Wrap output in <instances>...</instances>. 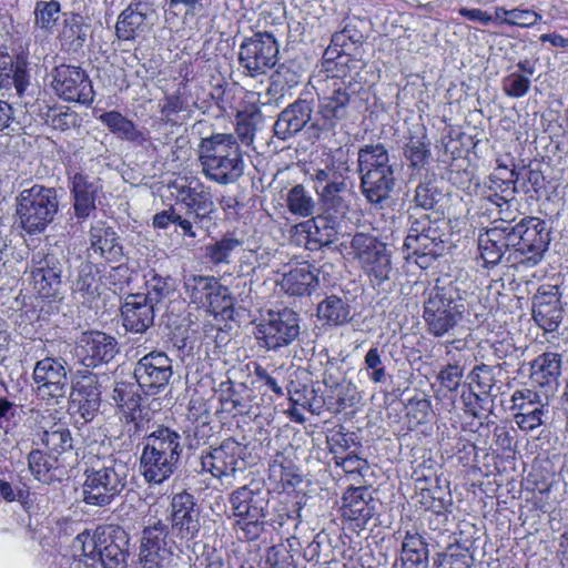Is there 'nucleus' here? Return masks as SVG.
I'll return each instance as SVG.
<instances>
[{
	"label": "nucleus",
	"mask_w": 568,
	"mask_h": 568,
	"mask_svg": "<svg viewBox=\"0 0 568 568\" xmlns=\"http://www.w3.org/2000/svg\"><path fill=\"white\" fill-rule=\"evenodd\" d=\"M508 237L507 225H494L479 234L478 250L486 265H496L500 262L506 251L511 247Z\"/></svg>",
	"instance_id": "obj_34"
},
{
	"label": "nucleus",
	"mask_w": 568,
	"mask_h": 568,
	"mask_svg": "<svg viewBox=\"0 0 568 568\" xmlns=\"http://www.w3.org/2000/svg\"><path fill=\"white\" fill-rule=\"evenodd\" d=\"M243 388V384L236 387L230 379L220 384L217 396L223 412L235 414L243 413L245 410L246 403L242 395Z\"/></svg>",
	"instance_id": "obj_44"
},
{
	"label": "nucleus",
	"mask_w": 568,
	"mask_h": 568,
	"mask_svg": "<svg viewBox=\"0 0 568 568\" xmlns=\"http://www.w3.org/2000/svg\"><path fill=\"white\" fill-rule=\"evenodd\" d=\"M466 292L456 282L437 284L427 293L424 301L423 318L427 332L442 337L453 331L466 312Z\"/></svg>",
	"instance_id": "obj_4"
},
{
	"label": "nucleus",
	"mask_w": 568,
	"mask_h": 568,
	"mask_svg": "<svg viewBox=\"0 0 568 568\" xmlns=\"http://www.w3.org/2000/svg\"><path fill=\"white\" fill-rule=\"evenodd\" d=\"M89 256H98L106 262H119L123 256L120 237L113 227L103 221L93 223L89 231Z\"/></svg>",
	"instance_id": "obj_29"
},
{
	"label": "nucleus",
	"mask_w": 568,
	"mask_h": 568,
	"mask_svg": "<svg viewBox=\"0 0 568 568\" xmlns=\"http://www.w3.org/2000/svg\"><path fill=\"white\" fill-rule=\"evenodd\" d=\"M540 20L541 16L534 10L516 8L509 10V18L505 20V24L529 28Z\"/></svg>",
	"instance_id": "obj_61"
},
{
	"label": "nucleus",
	"mask_w": 568,
	"mask_h": 568,
	"mask_svg": "<svg viewBox=\"0 0 568 568\" xmlns=\"http://www.w3.org/2000/svg\"><path fill=\"white\" fill-rule=\"evenodd\" d=\"M501 84L503 91L507 97L518 99L529 92L531 81L528 77L519 72H511L503 79Z\"/></svg>",
	"instance_id": "obj_57"
},
{
	"label": "nucleus",
	"mask_w": 568,
	"mask_h": 568,
	"mask_svg": "<svg viewBox=\"0 0 568 568\" xmlns=\"http://www.w3.org/2000/svg\"><path fill=\"white\" fill-rule=\"evenodd\" d=\"M199 159L205 178L217 184L234 183L244 173L241 145L232 134L216 133L202 139Z\"/></svg>",
	"instance_id": "obj_3"
},
{
	"label": "nucleus",
	"mask_w": 568,
	"mask_h": 568,
	"mask_svg": "<svg viewBox=\"0 0 568 568\" xmlns=\"http://www.w3.org/2000/svg\"><path fill=\"white\" fill-rule=\"evenodd\" d=\"M106 287L101 275V268L91 262L80 265L77 278L72 285V294L82 304L91 305Z\"/></svg>",
	"instance_id": "obj_31"
},
{
	"label": "nucleus",
	"mask_w": 568,
	"mask_h": 568,
	"mask_svg": "<svg viewBox=\"0 0 568 568\" xmlns=\"http://www.w3.org/2000/svg\"><path fill=\"white\" fill-rule=\"evenodd\" d=\"M278 44L272 33L257 32L240 45V65L251 75L264 74L277 62Z\"/></svg>",
	"instance_id": "obj_13"
},
{
	"label": "nucleus",
	"mask_w": 568,
	"mask_h": 568,
	"mask_svg": "<svg viewBox=\"0 0 568 568\" xmlns=\"http://www.w3.org/2000/svg\"><path fill=\"white\" fill-rule=\"evenodd\" d=\"M123 326L133 333L145 332L154 321V306L142 294L130 295L121 307Z\"/></svg>",
	"instance_id": "obj_32"
},
{
	"label": "nucleus",
	"mask_w": 568,
	"mask_h": 568,
	"mask_svg": "<svg viewBox=\"0 0 568 568\" xmlns=\"http://www.w3.org/2000/svg\"><path fill=\"white\" fill-rule=\"evenodd\" d=\"M276 284L291 296H308L318 287V270L308 262L285 266Z\"/></svg>",
	"instance_id": "obj_26"
},
{
	"label": "nucleus",
	"mask_w": 568,
	"mask_h": 568,
	"mask_svg": "<svg viewBox=\"0 0 568 568\" xmlns=\"http://www.w3.org/2000/svg\"><path fill=\"white\" fill-rule=\"evenodd\" d=\"M430 143L426 134L410 135L404 146L405 159L415 169L424 168L430 156Z\"/></svg>",
	"instance_id": "obj_45"
},
{
	"label": "nucleus",
	"mask_w": 568,
	"mask_h": 568,
	"mask_svg": "<svg viewBox=\"0 0 568 568\" xmlns=\"http://www.w3.org/2000/svg\"><path fill=\"white\" fill-rule=\"evenodd\" d=\"M357 77L356 72L354 75L333 74L318 80V112L327 126L333 128L337 121L345 118L351 95L361 88Z\"/></svg>",
	"instance_id": "obj_9"
},
{
	"label": "nucleus",
	"mask_w": 568,
	"mask_h": 568,
	"mask_svg": "<svg viewBox=\"0 0 568 568\" xmlns=\"http://www.w3.org/2000/svg\"><path fill=\"white\" fill-rule=\"evenodd\" d=\"M244 450L239 442L227 438L220 446L202 452L201 469L219 480L234 477L245 467Z\"/></svg>",
	"instance_id": "obj_14"
},
{
	"label": "nucleus",
	"mask_w": 568,
	"mask_h": 568,
	"mask_svg": "<svg viewBox=\"0 0 568 568\" xmlns=\"http://www.w3.org/2000/svg\"><path fill=\"white\" fill-rule=\"evenodd\" d=\"M361 268L366 274L371 284L374 287L381 286L390 277L392 262L389 252L386 250L385 252L377 255L375 258L369 260V262H366L363 265H361Z\"/></svg>",
	"instance_id": "obj_46"
},
{
	"label": "nucleus",
	"mask_w": 568,
	"mask_h": 568,
	"mask_svg": "<svg viewBox=\"0 0 568 568\" xmlns=\"http://www.w3.org/2000/svg\"><path fill=\"white\" fill-rule=\"evenodd\" d=\"M511 248L520 253L529 266L538 264L544 257L549 242L546 223L537 217L523 219L516 225H507Z\"/></svg>",
	"instance_id": "obj_11"
},
{
	"label": "nucleus",
	"mask_w": 568,
	"mask_h": 568,
	"mask_svg": "<svg viewBox=\"0 0 568 568\" xmlns=\"http://www.w3.org/2000/svg\"><path fill=\"white\" fill-rule=\"evenodd\" d=\"M288 211L303 217L314 213L315 203L303 185H295L287 194Z\"/></svg>",
	"instance_id": "obj_51"
},
{
	"label": "nucleus",
	"mask_w": 568,
	"mask_h": 568,
	"mask_svg": "<svg viewBox=\"0 0 568 568\" xmlns=\"http://www.w3.org/2000/svg\"><path fill=\"white\" fill-rule=\"evenodd\" d=\"M59 211V200L53 187L34 184L22 190L17 197V215L29 234L41 233Z\"/></svg>",
	"instance_id": "obj_7"
},
{
	"label": "nucleus",
	"mask_w": 568,
	"mask_h": 568,
	"mask_svg": "<svg viewBox=\"0 0 568 568\" xmlns=\"http://www.w3.org/2000/svg\"><path fill=\"white\" fill-rule=\"evenodd\" d=\"M99 120L121 139L134 141L139 138V132L133 122L118 111L102 113Z\"/></svg>",
	"instance_id": "obj_47"
},
{
	"label": "nucleus",
	"mask_w": 568,
	"mask_h": 568,
	"mask_svg": "<svg viewBox=\"0 0 568 568\" xmlns=\"http://www.w3.org/2000/svg\"><path fill=\"white\" fill-rule=\"evenodd\" d=\"M532 316L545 332H554L560 325L564 310L559 291L555 286H542L534 297Z\"/></svg>",
	"instance_id": "obj_27"
},
{
	"label": "nucleus",
	"mask_w": 568,
	"mask_h": 568,
	"mask_svg": "<svg viewBox=\"0 0 568 568\" xmlns=\"http://www.w3.org/2000/svg\"><path fill=\"white\" fill-rule=\"evenodd\" d=\"M300 335L298 315L288 308L268 312L257 325V338L270 351L292 344Z\"/></svg>",
	"instance_id": "obj_15"
},
{
	"label": "nucleus",
	"mask_w": 568,
	"mask_h": 568,
	"mask_svg": "<svg viewBox=\"0 0 568 568\" xmlns=\"http://www.w3.org/2000/svg\"><path fill=\"white\" fill-rule=\"evenodd\" d=\"M52 88L65 101L90 104L94 92L85 72L79 67L59 65L53 70Z\"/></svg>",
	"instance_id": "obj_19"
},
{
	"label": "nucleus",
	"mask_w": 568,
	"mask_h": 568,
	"mask_svg": "<svg viewBox=\"0 0 568 568\" xmlns=\"http://www.w3.org/2000/svg\"><path fill=\"white\" fill-rule=\"evenodd\" d=\"M335 454L334 460L336 466L342 467L347 474H362L368 468L367 462L357 456L356 454H348L346 456H337V450L333 448Z\"/></svg>",
	"instance_id": "obj_64"
},
{
	"label": "nucleus",
	"mask_w": 568,
	"mask_h": 568,
	"mask_svg": "<svg viewBox=\"0 0 568 568\" xmlns=\"http://www.w3.org/2000/svg\"><path fill=\"white\" fill-rule=\"evenodd\" d=\"M387 250L385 243L376 236L366 233H356L351 241V252L353 258L361 265L375 258Z\"/></svg>",
	"instance_id": "obj_39"
},
{
	"label": "nucleus",
	"mask_w": 568,
	"mask_h": 568,
	"mask_svg": "<svg viewBox=\"0 0 568 568\" xmlns=\"http://www.w3.org/2000/svg\"><path fill=\"white\" fill-rule=\"evenodd\" d=\"M518 172L515 169H508L506 165H498L495 172L490 175V189L497 193L509 192L514 195L517 192L516 184L518 182Z\"/></svg>",
	"instance_id": "obj_55"
},
{
	"label": "nucleus",
	"mask_w": 568,
	"mask_h": 568,
	"mask_svg": "<svg viewBox=\"0 0 568 568\" xmlns=\"http://www.w3.org/2000/svg\"><path fill=\"white\" fill-rule=\"evenodd\" d=\"M311 106L306 101H296L283 110L275 124L274 133L281 140H286L300 132L311 120Z\"/></svg>",
	"instance_id": "obj_35"
},
{
	"label": "nucleus",
	"mask_w": 568,
	"mask_h": 568,
	"mask_svg": "<svg viewBox=\"0 0 568 568\" xmlns=\"http://www.w3.org/2000/svg\"><path fill=\"white\" fill-rule=\"evenodd\" d=\"M357 162L362 193L372 204L383 203L396 182L388 151L379 143L367 144L359 149Z\"/></svg>",
	"instance_id": "obj_5"
},
{
	"label": "nucleus",
	"mask_w": 568,
	"mask_h": 568,
	"mask_svg": "<svg viewBox=\"0 0 568 568\" xmlns=\"http://www.w3.org/2000/svg\"><path fill=\"white\" fill-rule=\"evenodd\" d=\"M387 250L385 243L376 236L366 233H356L351 241V252L353 258L361 265L375 258Z\"/></svg>",
	"instance_id": "obj_40"
},
{
	"label": "nucleus",
	"mask_w": 568,
	"mask_h": 568,
	"mask_svg": "<svg viewBox=\"0 0 568 568\" xmlns=\"http://www.w3.org/2000/svg\"><path fill=\"white\" fill-rule=\"evenodd\" d=\"M562 355L545 352L530 364V378L540 387L555 389L561 375Z\"/></svg>",
	"instance_id": "obj_36"
},
{
	"label": "nucleus",
	"mask_w": 568,
	"mask_h": 568,
	"mask_svg": "<svg viewBox=\"0 0 568 568\" xmlns=\"http://www.w3.org/2000/svg\"><path fill=\"white\" fill-rule=\"evenodd\" d=\"M270 478L281 483L283 486H293L298 480L295 467L291 460L283 455H277L270 463Z\"/></svg>",
	"instance_id": "obj_53"
},
{
	"label": "nucleus",
	"mask_w": 568,
	"mask_h": 568,
	"mask_svg": "<svg viewBox=\"0 0 568 568\" xmlns=\"http://www.w3.org/2000/svg\"><path fill=\"white\" fill-rule=\"evenodd\" d=\"M38 445L42 446L44 452L58 458L62 453L72 448V437L70 430L63 424H54L39 435Z\"/></svg>",
	"instance_id": "obj_38"
},
{
	"label": "nucleus",
	"mask_w": 568,
	"mask_h": 568,
	"mask_svg": "<svg viewBox=\"0 0 568 568\" xmlns=\"http://www.w3.org/2000/svg\"><path fill=\"white\" fill-rule=\"evenodd\" d=\"M34 264L31 277L34 288L42 297L54 296L61 285L62 264L52 254L41 255L38 253L32 257Z\"/></svg>",
	"instance_id": "obj_28"
},
{
	"label": "nucleus",
	"mask_w": 568,
	"mask_h": 568,
	"mask_svg": "<svg viewBox=\"0 0 568 568\" xmlns=\"http://www.w3.org/2000/svg\"><path fill=\"white\" fill-rule=\"evenodd\" d=\"M183 288L191 304L210 314H224L233 305L229 288L214 276L190 274L184 276Z\"/></svg>",
	"instance_id": "obj_10"
},
{
	"label": "nucleus",
	"mask_w": 568,
	"mask_h": 568,
	"mask_svg": "<svg viewBox=\"0 0 568 568\" xmlns=\"http://www.w3.org/2000/svg\"><path fill=\"white\" fill-rule=\"evenodd\" d=\"M203 8V0H169L164 9L165 21L172 23L174 19L182 17L186 20L194 17Z\"/></svg>",
	"instance_id": "obj_54"
},
{
	"label": "nucleus",
	"mask_w": 568,
	"mask_h": 568,
	"mask_svg": "<svg viewBox=\"0 0 568 568\" xmlns=\"http://www.w3.org/2000/svg\"><path fill=\"white\" fill-rule=\"evenodd\" d=\"M547 414L548 407L546 404H542L527 408V410L515 412L514 420L521 432L528 434L545 423Z\"/></svg>",
	"instance_id": "obj_49"
},
{
	"label": "nucleus",
	"mask_w": 568,
	"mask_h": 568,
	"mask_svg": "<svg viewBox=\"0 0 568 568\" xmlns=\"http://www.w3.org/2000/svg\"><path fill=\"white\" fill-rule=\"evenodd\" d=\"M171 224H174L181 230L183 237L195 239L197 236L191 219L184 217L174 205H171L168 210L158 212L152 219V225L156 229L166 230Z\"/></svg>",
	"instance_id": "obj_42"
},
{
	"label": "nucleus",
	"mask_w": 568,
	"mask_h": 568,
	"mask_svg": "<svg viewBox=\"0 0 568 568\" xmlns=\"http://www.w3.org/2000/svg\"><path fill=\"white\" fill-rule=\"evenodd\" d=\"M403 248L407 253L406 260L416 257V263L424 267L442 254L444 248L442 233L437 226L433 225L429 217L423 214L412 221Z\"/></svg>",
	"instance_id": "obj_12"
},
{
	"label": "nucleus",
	"mask_w": 568,
	"mask_h": 568,
	"mask_svg": "<svg viewBox=\"0 0 568 568\" xmlns=\"http://www.w3.org/2000/svg\"><path fill=\"white\" fill-rule=\"evenodd\" d=\"M28 464L31 474L39 481L49 484L57 478L58 458L41 448L30 452Z\"/></svg>",
	"instance_id": "obj_41"
},
{
	"label": "nucleus",
	"mask_w": 568,
	"mask_h": 568,
	"mask_svg": "<svg viewBox=\"0 0 568 568\" xmlns=\"http://www.w3.org/2000/svg\"><path fill=\"white\" fill-rule=\"evenodd\" d=\"M272 257H274V252L271 248L258 246L255 250H245L241 262L253 266V270H255L267 266Z\"/></svg>",
	"instance_id": "obj_62"
},
{
	"label": "nucleus",
	"mask_w": 568,
	"mask_h": 568,
	"mask_svg": "<svg viewBox=\"0 0 568 568\" xmlns=\"http://www.w3.org/2000/svg\"><path fill=\"white\" fill-rule=\"evenodd\" d=\"M142 568H165L170 565L173 552L168 542V526L158 520L143 530L140 546Z\"/></svg>",
	"instance_id": "obj_22"
},
{
	"label": "nucleus",
	"mask_w": 568,
	"mask_h": 568,
	"mask_svg": "<svg viewBox=\"0 0 568 568\" xmlns=\"http://www.w3.org/2000/svg\"><path fill=\"white\" fill-rule=\"evenodd\" d=\"M70 190L74 215L80 220L88 219L95 210V202L102 193L101 180L83 172H77L70 178Z\"/></svg>",
	"instance_id": "obj_25"
},
{
	"label": "nucleus",
	"mask_w": 568,
	"mask_h": 568,
	"mask_svg": "<svg viewBox=\"0 0 568 568\" xmlns=\"http://www.w3.org/2000/svg\"><path fill=\"white\" fill-rule=\"evenodd\" d=\"M366 372L367 377L374 384H379L386 379V366L382 359V352L377 346H373L364 356L363 367L359 373Z\"/></svg>",
	"instance_id": "obj_52"
},
{
	"label": "nucleus",
	"mask_w": 568,
	"mask_h": 568,
	"mask_svg": "<svg viewBox=\"0 0 568 568\" xmlns=\"http://www.w3.org/2000/svg\"><path fill=\"white\" fill-rule=\"evenodd\" d=\"M464 375L463 368L457 364H448L438 373V381L449 392L456 390Z\"/></svg>",
	"instance_id": "obj_63"
},
{
	"label": "nucleus",
	"mask_w": 568,
	"mask_h": 568,
	"mask_svg": "<svg viewBox=\"0 0 568 568\" xmlns=\"http://www.w3.org/2000/svg\"><path fill=\"white\" fill-rule=\"evenodd\" d=\"M402 568H428V550L418 532L406 531L402 542Z\"/></svg>",
	"instance_id": "obj_37"
},
{
	"label": "nucleus",
	"mask_w": 568,
	"mask_h": 568,
	"mask_svg": "<svg viewBox=\"0 0 568 568\" xmlns=\"http://www.w3.org/2000/svg\"><path fill=\"white\" fill-rule=\"evenodd\" d=\"M126 466L112 454L89 452L83 457L82 501L89 506L106 507L126 486Z\"/></svg>",
	"instance_id": "obj_1"
},
{
	"label": "nucleus",
	"mask_w": 568,
	"mask_h": 568,
	"mask_svg": "<svg viewBox=\"0 0 568 568\" xmlns=\"http://www.w3.org/2000/svg\"><path fill=\"white\" fill-rule=\"evenodd\" d=\"M171 521L173 534L184 540H193L200 532V514L195 509L194 497L182 491L171 501Z\"/></svg>",
	"instance_id": "obj_24"
},
{
	"label": "nucleus",
	"mask_w": 568,
	"mask_h": 568,
	"mask_svg": "<svg viewBox=\"0 0 568 568\" xmlns=\"http://www.w3.org/2000/svg\"><path fill=\"white\" fill-rule=\"evenodd\" d=\"M337 236L336 221L326 215H317L294 225L291 239L297 246L316 251L332 244Z\"/></svg>",
	"instance_id": "obj_21"
},
{
	"label": "nucleus",
	"mask_w": 568,
	"mask_h": 568,
	"mask_svg": "<svg viewBox=\"0 0 568 568\" xmlns=\"http://www.w3.org/2000/svg\"><path fill=\"white\" fill-rule=\"evenodd\" d=\"M115 352V339L102 332L82 333L74 348L75 357L87 368L110 362Z\"/></svg>",
	"instance_id": "obj_23"
},
{
	"label": "nucleus",
	"mask_w": 568,
	"mask_h": 568,
	"mask_svg": "<svg viewBox=\"0 0 568 568\" xmlns=\"http://www.w3.org/2000/svg\"><path fill=\"white\" fill-rule=\"evenodd\" d=\"M145 286L146 294L143 295V297H145L153 306L169 297L175 290L174 281L171 277H163L158 274H152L146 280Z\"/></svg>",
	"instance_id": "obj_50"
},
{
	"label": "nucleus",
	"mask_w": 568,
	"mask_h": 568,
	"mask_svg": "<svg viewBox=\"0 0 568 568\" xmlns=\"http://www.w3.org/2000/svg\"><path fill=\"white\" fill-rule=\"evenodd\" d=\"M32 381L41 399L58 402L64 397L68 389L67 362L52 356L37 361Z\"/></svg>",
	"instance_id": "obj_17"
},
{
	"label": "nucleus",
	"mask_w": 568,
	"mask_h": 568,
	"mask_svg": "<svg viewBox=\"0 0 568 568\" xmlns=\"http://www.w3.org/2000/svg\"><path fill=\"white\" fill-rule=\"evenodd\" d=\"M71 408L87 424L100 408L101 392L98 376L88 369L77 371L71 381Z\"/></svg>",
	"instance_id": "obj_18"
},
{
	"label": "nucleus",
	"mask_w": 568,
	"mask_h": 568,
	"mask_svg": "<svg viewBox=\"0 0 568 568\" xmlns=\"http://www.w3.org/2000/svg\"><path fill=\"white\" fill-rule=\"evenodd\" d=\"M133 374L145 395H158L169 386L173 376L172 359L164 352L152 351L138 361Z\"/></svg>",
	"instance_id": "obj_16"
},
{
	"label": "nucleus",
	"mask_w": 568,
	"mask_h": 568,
	"mask_svg": "<svg viewBox=\"0 0 568 568\" xmlns=\"http://www.w3.org/2000/svg\"><path fill=\"white\" fill-rule=\"evenodd\" d=\"M159 19L156 9L149 2H135L125 8L115 24L119 40L133 41L149 33Z\"/></svg>",
	"instance_id": "obj_20"
},
{
	"label": "nucleus",
	"mask_w": 568,
	"mask_h": 568,
	"mask_svg": "<svg viewBox=\"0 0 568 568\" xmlns=\"http://www.w3.org/2000/svg\"><path fill=\"white\" fill-rule=\"evenodd\" d=\"M60 4L57 1L38 2L34 10L36 26L49 31L59 20Z\"/></svg>",
	"instance_id": "obj_56"
},
{
	"label": "nucleus",
	"mask_w": 568,
	"mask_h": 568,
	"mask_svg": "<svg viewBox=\"0 0 568 568\" xmlns=\"http://www.w3.org/2000/svg\"><path fill=\"white\" fill-rule=\"evenodd\" d=\"M317 315L328 324L342 325L349 321V308L342 298L332 295L318 304Z\"/></svg>",
	"instance_id": "obj_43"
},
{
	"label": "nucleus",
	"mask_w": 568,
	"mask_h": 568,
	"mask_svg": "<svg viewBox=\"0 0 568 568\" xmlns=\"http://www.w3.org/2000/svg\"><path fill=\"white\" fill-rule=\"evenodd\" d=\"M175 204L184 210V217L191 219L193 229L212 219L215 204L211 187L196 176H180L169 184Z\"/></svg>",
	"instance_id": "obj_8"
},
{
	"label": "nucleus",
	"mask_w": 568,
	"mask_h": 568,
	"mask_svg": "<svg viewBox=\"0 0 568 568\" xmlns=\"http://www.w3.org/2000/svg\"><path fill=\"white\" fill-rule=\"evenodd\" d=\"M241 244L235 237H223L207 247V256L215 264L227 263L232 252Z\"/></svg>",
	"instance_id": "obj_58"
},
{
	"label": "nucleus",
	"mask_w": 568,
	"mask_h": 568,
	"mask_svg": "<svg viewBox=\"0 0 568 568\" xmlns=\"http://www.w3.org/2000/svg\"><path fill=\"white\" fill-rule=\"evenodd\" d=\"M513 199L514 195H509V192L494 193L488 196L487 201L490 205L488 210L497 215V220L494 222L495 225H511L510 223L515 220L517 212Z\"/></svg>",
	"instance_id": "obj_48"
},
{
	"label": "nucleus",
	"mask_w": 568,
	"mask_h": 568,
	"mask_svg": "<svg viewBox=\"0 0 568 568\" xmlns=\"http://www.w3.org/2000/svg\"><path fill=\"white\" fill-rule=\"evenodd\" d=\"M511 409L514 412L527 410V408L544 404L541 396L537 392L529 388L515 390L511 395Z\"/></svg>",
	"instance_id": "obj_60"
},
{
	"label": "nucleus",
	"mask_w": 568,
	"mask_h": 568,
	"mask_svg": "<svg viewBox=\"0 0 568 568\" xmlns=\"http://www.w3.org/2000/svg\"><path fill=\"white\" fill-rule=\"evenodd\" d=\"M182 452L181 436L169 428L150 434L140 458V467L150 484H162L175 471Z\"/></svg>",
	"instance_id": "obj_6"
},
{
	"label": "nucleus",
	"mask_w": 568,
	"mask_h": 568,
	"mask_svg": "<svg viewBox=\"0 0 568 568\" xmlns=\"http://www.w3.org/2000/svg\"><path fill=\"white\" fill-rule=\"evenodd\" d=\"M229 501L234 517H266V500L262 496L257 484L252 483L235 489L230 495Z\"/></svg>",
	"instance_id": "obj_33"
},
{
	"label": "nucleus",
	"mask_w": 568,
	"mask_h": 568,
	"mask_svg": "<svg viewBox=\"0 0 568 568\" xmlns=\"http://www.w3.org/2000/svg\"><path fill=\"white\" fill-rule=\"evenodd\" d=\"M341 511L345 520L354 523L356 528L362 529L373 517L375 503L367 488H349L343 496Z\"/></svg>",
	"instance_id": "obj_30"
},
{
	"label": "nucleus",
	"mask_w": 568,
	"mask_h": 568,
	"mask_svg": "<svg viewBox=\"0 0 568 568\" xmlns=\"http://www.w3.org/2000/svg\"><path fill=\"white\" fill-rule=\"evenodd\" d=\"M72 546L80 552L77 568H126L129 535L121 527L84 530Z\"/></svg>",
	"instance_id": "obj_2"
},
{
	"label": "nucleus",
	"mask_w": 568,
	"mask_h": 568,
	"mask_svg": "<svg viewBox=\"0 0 568 568\" xmlns=\"http://www.w3.org/2000/svg\"><path fill=\"white\" fill-rule=\"evenodd\" d=\"M237 518L239 519L235 523V528L242 531V537L245 540H256L263 532L265 517L247 516Z\"/></svg>",
	"instance_id": "obj_59"
}]
</instances>
